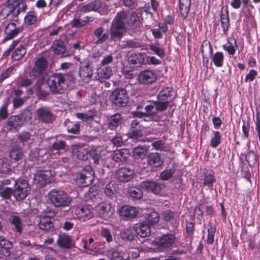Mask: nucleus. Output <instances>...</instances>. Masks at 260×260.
<instances>
[{"instance_id": "obj_1", "label": "nucleus", "mask_w": 260, "mask_h": 260, "mask_svg": "<svg viewBox=\"0 0 260 260\" xmlns=\"http://www.w3.org/2000/svg\"><path fill=\"white\" fill-rule=\"evenodd\" d=\"M141 21L136 12L127 11L118 12L113 18L110 27V41H120L124 32L136 33L140 30Z\"/></svg>"}, {"instance_id": "obj_2", "label": "nucleus", "mask_w": 260, "mask_h": 260, "mask_svg": "<svg viewBox=\"0 0 260 260\" xmlns=\"http://www.w3.org/2000/svg\"><path fill=\"white\" fill-rule=\"evenodd\" d=\"M74 80L72 73H53L48 77L47 84L52 94H62L74 83Z\"/></svg>"}, {"instance_id": "obj_3", "label": "nucleus", "mask_w": 260, "mask_h": 260, "mask_svg": "<svg viewBox=\"0 0 260 260\" xmlns=\"http://www.w3.org/2000/svg\"><path fill=\"white\" fill-rule=\"evenodd\" d=\"M27 9L25 0H7L0 8V16L3 19L11 18L13 21H18V15Z\"/></svg>"}, {"instance_id": "obj_4", "label": "nucleus", "mask_w": 260, "mask_h": 260, "mask_svg": "<svg viewBox=\"0 0 260 260\" xmlns=\"http://www.w3.org/2000/svg\"><path fill=\"white\" fill-rule=\"evenodd\" d=\"M27 9L25 0H7L0 8V16L3 19L11 18L13 21H18V15Z\"/></svg>"}, {"instance_id": "obj_5", "label": "nucleus", "mask_w": 260, "mask_h": 260, "mask_svg": "<svg viewBox=\"0 0 260 260\" xmlns=\"http://www.w3.org/2000/svg\"><path fill=\"white\" fill-rule=\"evenodd\" d=\"M27 9L25 0H7L0 8V16L3 19L11 18L13 21H18V15Z\"/></svg>"}, {"instance_id": "obj_6", "label": "nucleus", "mask_w": 260, "mask_h": 260, "mask_svg": "<svg viewBox=\"0 0 260 260\" xmlns=\"http://www.w3.org/2000/svg\"><path fill=\"white\" fill-rule=\"evenodd\" d=\"M48 201L55 208L69 207L72 201V198L63 190L53 188L48 193Z\"/></svg>"}, {"instance_id": "obj_7", "label": "nucleus", "mask_w": 260, "mask_h": 260, "mask_svg": "<svg viewBox=\"0 0 260 260\" xmlns=\"http://www.w3.org/2000/svg\"><path fill=\"white\" fill-rule=\"evenodd\" d=\"M12 179L14 182L13 187L14 198L17 201L24 200L30 191V187L28 182L20 178L16 179L12 177Z\"/></svg>"}, {"instance_id": "obj_8", "label": "nucleus", "mask_w": 260, "mask_h": 260, "mask_svg": "<svg viewBox=\"0 0 260 260\" xmlns=\"http://www.w3.org/2000/svg\"><path fill=\"white\" fill-rule=\"evenodd\" d=\"M109 98L112 103L118 107H125L129 101L127 90L121 87L115 89Z\"/></svg>"}, {"instance_id": "obj_9", "label": "nucleus", "mask_w": 260, "mask_h": 260, "mask_svg": "<svg viewBox=\"0 0 260 260\" xmlns=\"http://www.w3.org/2000/svg\"><path fill=\"white\" fill-rule=\"evenodd\" d=\"M94 180L92 169L90 166L86 167L77 175L76 183L80 187H87Z\"/></svg>"}, {"instance_id": "obj_10", "label": "nucleus", "mask_w": 260, "mask_h": 260, "mask_svg": "<svg viewBox=\"0 0 260 260\" xmlns=\"http://www.w3.org/2000/svg\"><path fill=\"white\" fill-rule=\"evenodd\" d=\"M36 115L37 119L45 124H51L55 120V116L50 108L42 106L37 109Z\"/></svg>"}, {"instance_id": "obj_11", "label": "nucleus", "mask_w": 260, "mask_h": 260, "mask_svg": "<svg viewBox=\"0 0 260 260\" xmlns=\"http://www.w3.org/2000/svg\"><path fill=\"white\" fill-rule=\"evenodd\" d=\"M36 171L34 174V181L38 186L44 187L50 182V178L51 176L50 170L37 167Z\"/></svg>"}, {"instance_id": "obj_12", "label": "nucleus", "mask_w": 260, "mask_h": 260, "mask_svg": "<svg viewBox=\"0 0 260 260\" xmlns=\"http://www.w3.org/2000/svg\"><path fill=\"white\" fill-rule=\"evenodd\" d=\"M47 67L48 61L45 57L42 56L38 58L31 72L32 76L37 78L43 77Z\"/></svg>"}, {"instance_id": "obj_13", "label": "nucleus", "mask_w": 260, "mask_h": 260, "mask_svg": "<svg viewBox=\"0 0 260 260\" xmlns=\"http://www.w3.org/2000/svg\"><path fill=\"white\" fill-rule=\"evenodd\" d=\"M157 78V75L154 71L146 69L140 72L138 80L141 84L149 85L154 83Z\"/></svg>"}, {"instance_id": "obj_14", "label": "nucleus", "mask_w": 260, "mask_h": 260, "mask_svg": "<svg viewBox=\"0 0 260 260\" xmlns=\"http://www.w3.org/2000/svg\"><path fill=\"white\" fill-rule=\"evenodd\" d=\"M135 176V172L128 167H121L116 171L115 177L120 182H127L131 181Z\"/></svg>"}, {"instance_id": "obj_15", "label": "nucleus", "mask_w": 260, "mask_h": 260, "mask_svg": "<svg viewBox=\"0 0 260 260\" xmlns=\"http://www.w3.org/2000/svg\"><path fill=\"white\" fill-rule=\"evenodd\" d=\"M147 55L144 52L132 53L128 57V62L130 65L139 68L147 64Z\"/></svg>"}, {"instance_id": "obj_16", "label": "nucleus", "mask_w": 260, "mask_h": 260, "mask_svg": "<svg viewBox=\"0 0 260 260\" xmlns=\"http://www.w3.org/2000/svg\"><path fill=\"white\" fill-rule=\"evenodd\" d=\"M22 125V118L21 115H12L8 119L6 128L10 132L16 133L18 131Z\"/></svg>"}, {"instance_id": "obj_17", "label": "nucleus", "mask_w": 260, "mask_h": 260, "mask_svg": "<svg viewBox=\"0 0 260 260\" xmlns=\"http://www.w3.org/2000/svg\"><path fill=\"white\" fill-rule=\"evenodd\" d=\"M95 210L99 215L103 218H109L114 212L110 202H102L95 207Z\"/></svg>"}, {"instance_id": "obj_18", "label": "nucleus", "mask_w": 260, "mask_h": 260, "mask_svg": "<svg viewBox=\"0 0 260 260\" xmlns=\"http://www.w3.org/2000/svg\"><path fill=\"white\" fill-rule=\"evenodd\" d=\"M23 30L22 27H17L14 22L8 24L5 27L4 32L6 35L3 42L4 43L17 37Z\"/></svg>"}, {"instance_id": "obj_19", "label": "nucleus", "mask_w": 260, "mask_h": 260, "mask_svg": "<svg viewBox=\"0 0 260 260\" xmlns=\"http://www.w3.org/2000/svg\"><path fill=\"white\" fill-rule=\"evenodd\" d=\"M75 214L78 216V218L81 221H85L93 217V209L90 205H83L77 208L75 210Z\"/></svg>"}, {"instance_id": "obj_20", "label": "nucleus", "mask_w": 260, "mask_h": 260, "mask_svg": "<svg viewBox=\"0 0 260 260\" xmlns=\"http://www.w3.org/2000/svg\"><path fill=\"white\" fill-rule=\"evenodd\" d=\"M175 237L173 235H165L160 238L155 240V245L161 250L170 248L174 243Z\"/></svg>"}, {"instance_id": "obj_21", "label": "nucleus", "mask_w": 260, "mask_h": 260, "mask_svg": "<svg viewBox=\"0 0 260 260\" xmlns=\"http://www.w3.org/2000/svg\"><path fill=\"white\" fill-rule=\"evenodd\" d=\"M163 185L157 182L146 181L141 183V186L148 192L158 194L161 190Z\"/></svg>"}, {"instance_id": "obj_22", "label": "nucleus", "mask_w": 260, "mask_h": 260, "mask_svg": "<svg viewBox=\"0 0 260 260\" xmlns=\"http://www.w3.org/2000/svg\"><path fill=\"white\" fill-rule=\"evenodd\" d=\"M148 166L153 168H158L162 166L164 161L158 152H151L146 157Z\"/></svg>"}, {"instance_id": "obj_23", "label": "nucleus", "mask_w": 260, "mask_h": 260, "mask_svg": "<svg viewBox=\"0 0 260 260\" xmlns=\"http://www.w3.org/2000/svg\"><path fill=\"white\" fill-rule=\"evenodd\" d=\"M138 213V211L136 208L129 205L123 206L119 210L120 215L126 220L134 218Z\"/></svg>"}, {"instance_id": "obj_24", "label": "nucleus", "mask_w": 260, "mask_h": 260, "mask_svg": "<svg viewBox=\"0 0 260 260\" xmlns=\"http://www.w3.org/2000/svg\"><path fill=\"white\" fill-rule=\"evenodd\" d=\"M150 226L145 222H139L134 225V230L135 232L141 237H147L151 234Z\"/></svg>"}, {"instance_id": "obj_25", "label": "nucleus", "mask_w": 260, "mask_h": 260, "mask_svg": "<svg viewBox=\"0 0 260 260\" xmlns=\"http://www.w3.org/2000/svg\"><path fill=\"white\" fill-rule=\"evenodd\" d=\"M107 126L111 131H115L123 122V118L121 114L116 113L107 118Z\"/></svg>"}, {"instance_id": "obj_26", "label": "nucleus", "mask_w": 260, "mask_h": 260, "mask_svg": "<svg viewBox=\"0 0 260 260\" xmlns=\"http://www.w3.org/2000/svg\"><path fill=\"white\" fill-rule=\"evenodd\" d=\"M38 226L43 231L52 232L54 230V224L51 220V218L48 215L40 216Z\"/></svg>"}, {"instance_id": "obj_27", "label": "nucleus", "mask_w": 260, "mask_h": 260, "mask_svg": "<svg viewBox=\"0 0 260 260\" xmlns=\"http://www.w3.org/2000/svg\"><path fill=\"white\" fill-rule=\"evenodd\" d=\"M102 3L100 2L94 1L83 5L80 7V10L81 12L84 13L94 11L101 14L100 9L102 7Z\"/></svg>"}, {"instance_id": "obj_28", "label": "nucleus", "mask_w": 260, "mask_h": 260, "mask_svg": "<svg viewBox=\"0 0 260 260\" xmlns=\"http://www.w3.org/2000/svg\"><path fill=\"white\" fill-rule=\"evenodd\" d=\"M129 156V153L127 149H121L114 151L112 159L116 162L125 163Z\"/></svg>"}, {"instance_id": "obj_29", "label": "nucleus", "mask_w": 260, "mask_h": 260, "mask_svg": "<svg viewBox=\"0 0 260 260\" xmlns=\"http://www.w3.org/2000/svg\"><path fill=\"white\" fill-rule=\"evenodd\" d=\"M89 150L84 147L83 145H74L72 148V152L76 157L81 160H87Z\"/></svg>"}, {"instance_id": "obj_30", "label": "nucleus", "mask_w": 260, "mask_h": 260, "mask_svg": "<svg viewBox=\"0 0 260 260\" xmlns=\"http://www.w3.org/2000/svg\"><path fill=\"white\" fill-rule=\"evenodd\" d=\"M93 73V70L89 64L82 67L79 73L80 77L86 83H89L91 81Z\"/></svg>"}, {"instance_id": "obj_31", "label": "nucleus", "mask_w": 260, "mask_h": 260, "mask_svg": "<svg viewBox=\"0 0 260 260\" xmlns=\"http://www.w3.org/2000/svg\"><path fill=\"white\" fill-rule=\"evenodd\" d=\"M57 243L59 247L63 249H70L73 246L71 237L66 233L58 236Z\"/></svg>"}, {"instance_id": "obj_32", "label": "nucleus", "mask_w": 260, "mask_h": 260, "mask_svg": "<svg viewBox=\"0 0 260 260\" xmlns=\"http://www.w3.org/2000/svg\"><path fill=\"white\" fill-rule=\"evenodd\" d=\"M12 243L3 236H0V252L5 256L8 257L11 254Z\"/></svg>"}, {"instance_id": "obj_33", "label": "nucleus", "mask_w": 260, "mask_h": 260, "mask_svg": "<svg viewBox=\"0 0 260 260\" xmlns=\"http://www.w3.org/2000/svg\"><path fill=\"white\" fill-rule=\"evenodd\" d=\"M191 3V0H179L180 15L183 20H185L188 16Z\"/></svg>"}, {"instance_id": "obj_34", "label": "nucleus", "mask_w": 260, "mask_h": 260, "mask_svg": "<svg viewBox=\"0 0 260 260\" xmlns=\"http://www.w3.org/2000/svg\"><path fill=\"white\" fill-rule=\"evenodd\" d=\"M94 36L98 38L97 44H102L109 39V32L108 30L105 32V28L103 27L96 28L93 31Z\"/></svg>"}, {"instance_id": "obj_35", "label": "nucleus", "mask_w": 260, "mask_h": 260, "mask_svg": "<svg viewBox=\"0 0 260 260\" xmlns=\"http://www.w3.org/2000/svg\"><path fill=\"white\" fill-rule=\"evenodd\" d=\"M64 126L68 133L79 135L80 132V124L79 122H73L70 119H66L64 121Z\"/></svg>"}, {"instance_id": "obj_36", "label": "nucleus", "mask_w": 260, "mask_h": 260, "mask_svg": "<svg viewBox=\"0 0 260 260\" xmlns=\"http://www.w3.org/2000/svg\"><path fill=\"white\" fill-rule=\"evenodd\" d=\"M220 20L224 34L226 36L230 27V17L228 8L226 9L224 13L221 11Z\"/></svg>"}, {"instance_id": "obj_37", "label": "nucleus", "mask_w": 260, "mask_h": 260, "mask_svg": "<svg viewBox=\"0 0 260 260\" xmlns=\"http://www.w3.org/2000/svg\"><path fill=\"white\" fill-rule=\"evenodd\" d=\"M98 77H95L94 80L103 82L104 80L109 79L112 75V71L111 67L107 66L98 72Z\"/></svg>"}, {"instance_id": "obj_38", "label": "nucleus", "mask_w": 260, "mask_h": 260, "mask_svg": "<svg viewBox=\"0 0 260 260\" xmlns=\"http://www.w3.org/2000/svg\"><path fill=\"white\" fill-rule=\"evenodd\" d=\"M10 222L13 226L14 231L18 233L19 235H21L22 232L23 228L20 217L18 216H12Z\"/></svg>"}, {"instance_id": "obj_39", "label": "nucleus", "mask_w": 260, "mask_h": 260, "mask_svg": "<svg viewBox=\"0 0 260 260\" xmlns=\"http://www.w3.org/2000/svg\"><path fill=\"white\" fill-rule=\"evenodd\" d=\"M51 47L54 53L58 55H63L66 50L64 43L61 40H55Z\"/></svg>"}, {"instance_id": "obj_40", "label": "nucleus", "mask_w": 260, "mask_h": 260, "mask_svg": "<svg viewBox=\"0 0 260 260\" xmlns=\"http://www.w3.org/2000/svg\"><path fill=\"white\" fill-rule=\"evenodd\" d=\"M26 53L25 45H20L12 53V59L14 61H18L21 59Z\"/></svg>"}, {"instance_id": "obj_41", "label": "nucleus", "mask_w": 260, "mask_h": 260, "mask_svg": "<svg viewBox=\"0 0 260 260\" xmlns=\"http://www.w3.org/2000/svg\"><path fill=\"white\" fill-rule=\"evenodd\" d=\"M160 219L159 214L155 211L151 212L145 215V220L149 225H154Z\"/></svg>"}, {"instance_id": "obj_42", "label": "nucleus", "mask_w": 260, "mask_h": 260, "mask_svg": "<svg viewBox=\"0 0 260 260\" xmlns=\"http://www.w3.org/2000/svg\"><path fill=\"white\" fill-rule=\"evenodd\" d=\"M259 156L253 151H248L245 155V160L250 168L255 167Z\"/></svg>"}, {"instance_id": "obj_43", "label": "nucleus", "mask_w": 260, "mask_h": 260, "mask_svg": "<svg viewBox=\"0 0 260 260\" xmlns=\"http://www.w3.org/2000/svg\"><path fill=\"white\" fill-rule=\"evenodd\" d=\"M46 154V150L39 148H35L30 152L29 156L33 161L40 160V157H43V155Z\"/></svg>"}, {"instance_id": "obj_44", "label": "nucleus", "mask_w": 260, "mask_h": 260, "mask_svg": "<svg viewBox=\"0 0 260 260\" xmlns=\"http://www.w3.org/2000/svg\"><path fill=\"white\" fill-rule=\"evenodd\" d=\"M224 54L222 52H216L212 56V60L217 68H221L223 65Z\"/></svg>"}, {"instance_id": "obj_45", "label": "nucleus", "mask_w": 260, "mask_h": 260, "mask_svg": "<svg viewBox=\"0 0 260 260\" xmlns=\"http://www.w3.org/2000/svg\"><path fill=\"white\" fill-rule=\"evenodd\" d=\"M121 238L124 240L131 241L135 239L136 236V233L134 230V228L129 227L124 229L121 232Z\"/></svg>"}, {"instance_id": "obj_46", "label": "nucleus", "mask_w": 260, "mask_h": 260, "mask_svg": "<svg viewBox=\"0 0 260 260\" xmlns=\"http://www.w3.org/2000/svg\"><path fill=\"white\" fill-rule=\"evenodd\" d=\"M152 104L155 106L156 112H164L166 111L169 106L170 102L169 101L159 100L152 101Z\"/></svg>"}, {"instance_id": "obj_47", "label": "nucleus", "mask_w": 260, "mask_h": 260, "mask_svg": "<svg viewBox=\"0 0 260 260\" xmlns=\"http://www.w3.org/2000/svg\"><path fill=\"white\" fill-rule=\"evenodd\" d=\"M221 143V135L219 131H213V136L211 137L210 145L213 148H217Z\"/></svg>"}, {"instance_id": "obj_48", "label": "nucleus", "mask_w": 260, "mask_h": 260, "mask_svg": "<svg viewBox=\"0 0 260 260\" xmlns=\"http://www.w3.org/2000/svg\"><path fill=\"white\" fill-rule=\"evenodd\" d=\"M14 196L13 188L11 187H3L0 185V197L4 200H9Z\"/></svg>"}, {"instance_id": "obj_49", "label": "nucleus", "mask_w": 260, "mask_h": 260, "mask_svg": "<svg viewBox=\"0 0 260 260\" xmlns=\"http://www.w3.org/2000/svg\"><path fill=\"white\" fill-rule=\"evenodd\" d=\"M149 49L160 58L165 56V51L164 48L157 46L155 44H150L149 45Z\"/></svg>"}, {"instance_id": "obj_50", "label": "nucleus", "mask_w": 260, "mask_h": 260, "mask_svg": "<svg viewBox=\"0 0 260 260\" xmlns=\"http://www.w3.org/2000/svg\"><path fill=\"white\" fill-rule=\"evenodd\" d=\"M24 22L28 25L34 24L37 21V15L35 11H29L24 18Z\"/></svg>"}, {"instance_id": "obj_51", "label": "nucleus", "mask_w": 260, "mask_h": 260, "mask_svg": "<svg viewBox=\"0 0 260 260\" xmlns=\"http://www.w3.org/2000/svg\"><path fill=\"white\" fill-rule=\"evenodd\" d=\"M172 88L170 87H165L162 89L157 95V99L159 100L167 101V99L171 96Z\"/></svg>"}, {"instance_id": "obj_52", "label": "nucleus", "mask_w": 260, "mask_h": 260, "mask_svg": "<svg viewBox=\"0 0 260 260\" xmlns=\"http://www.w3.org/2000/svg\"><path fill=\"white\" fill-rule=\"evenodd\" d=\"M127 135L129 138L132 139L137 140L141 138L143 135L141 126H139L138 128H130Z\"/></svg>"}, {"instance_id": "obj_53", "label": "nucleus", "mask_w": 260, "mask_h": 260, "mask_svg": "<svg viewBox=\"0 0 260 260\" xmlns=\"http://www.w3.org/2000/svg\"><path fill=\"white\" fill-rule=\"evenodd\" d=\"M216 181V179L213 174H206L204 178L203 185L212 188L213 184Z\"/></svg>"}, {"instance_id": "obj_54", "label": "nucleus", "mask_w": 260, "mask_h": 260, "mask_svg": "<svg viewBox=\"0 0 260 260\" xmlns=\"http://www.w3.org/2000/svg\"><path fill=\"white\" fill-rule=\"evenodd\" d=\"M93 160L95 165H99L101 160V156L100 151L96 148H93L89 150L88 155Z\"/></svg>"}, {"instance_id": "obj_55", "label": "nucleus", "mask_w": 260, "mask_h": 260, "mask_svg": "<svg viewBox=\"0 0 260 260\" xmlns=\"http://www.w3.org/2000/svg\"><path fill=\"white\" fill-rule=\"evenodd\" d=\"M228 42L230 45L229 46L223 45V48L228 52V54L230 55H234L236 52L235 46H237V41L234 38L229 39Z\"/></svg>"}, {"instance_id": "obj_56", "label": "nucleus", "mask_w": 260, "mask_h": 260, "mask_svg": "<svg viewBox=\"0 0 260 260\" xmlns=\"http://www.w3.org/2000/svg\"><path fill=\"white\" fill-rule=\"evenodd\" d=\"M146 150L144 147L138 146L134 148L133 150V156L136 159H143L145 156Z\"/></svg>"}, {"instance_id": "obj_57", "label": "nucleus", "mask_w": 260, "mask_h": 260, "mask_svg": "<svg viewBox=\"0 0 260 260\" xmlns=\"http://www.w3.org/2000/svg\"><path fill=\"white\" fill-rule=\"evenodd\" d=\"M23 156L22 150L18 148H13L10 152V157L12 160L17 161Z\"/></svg>"}, {"instance_id": "obj_58", "label": "nucleus", "mask_w": 260, "mask_h": 260, "mask_svg": "<svg viewBox=\"0 0 260 260\" xmlns=\"http://www.w3.org/2000/svg\"><path fill=\"white\" fill-rule=\"evenodd\" d=\"M194 223L186 221L185 222L186 238H192L194 232Z\"/></svg>"}, {"instance_id": "obj_59", "label": "nucleus", "mask_w": 260, "mask_h": 260, "mask_svg": "<svg viewBox=\"0 0 260 260\" xmlns=\"http://www.w3.org/2000/svg\"><path fill=\"white\" fill-rule=\"evenodd\" d=\"M128 194L133 198L140 199L143 197V191L138 187H131L128 189Z\"/></svg>"}, {"instance_id": "obj_60", "label": "nucleus", "mask_w": 260, "mask_h": 260, "mask_svg": "<svg viewBox=\"0 0 260 260\" xmlns=\"http://www.w3.org/2000/svg\"><path fill=\"white\" fill-rule=\"evenodd\" d=\"M34 82L33 79L23 76L20 78L18 84L20 87H27L31 85Z\"/></svg>"}, {"instance_id": "obj_61", "label": "nucleus", "mask_w": 260, "mask_h": 260, "mask_svg": "<svg viewBox=\"0 0 260 260\" xmlns=\"http://www.w3.org/2000/svg\"><path fill=\"white\" fill-rule=\"evenodd\" d=\"M205 49H209L210 52V55H213V50L212 48V45L211 44V42L207 40H204L203 42L202 45L201 46V52L202 53V56L203 59L204 58V53Z\"/></svg>"}, {"instance_id": "obj_62", "label": "nucleus", "mask_w": 260, "mask_h": 260, "mask_svg": "<svg viewBox=\"0 0 260 260\" xmlns=\"http://www.w3.org/2000/svg\"><path fill=\"white\" fill-rule=\"evenodd\" d=\"M14 68L13 66L8 68L0 74V83H3L5 80L9 78L14 74Z\"/></svg>"}, {"instance_id": "obj_63", "label": "nucleus", "mask_w": 260, "mask_h": 260, "mask_svg": "<svg viewBox=\"0 0 260 260\" xmlns=\"http://www.w3.org/2000/svg\"><path fill=\"white\" fill-rule=\"evenodd\" d=\"M175 173V168L166 169L160 173V177L162 180H168L172 178Z\"/></svg>"}, {"instance_id": "obj_64", "label": "nucleus", "mask_w": 260, "mask_h": 260, "mask_svg": "<svg viewBox=\"0 0 260 260\" xmlns=\"http://www.w3.org/2000/svg\"><path fill=\"white\" fill-rule=\"evenodd\" d=\"M142 46L141 42L136 39L128 40L125 42V47L128 48H139Z\"/></svg>"}]
</instances>
